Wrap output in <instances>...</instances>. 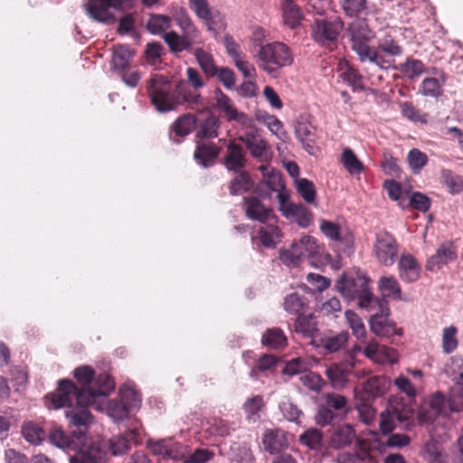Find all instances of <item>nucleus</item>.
Here are the masks:
<instances>
[{
	"label": "nucleus",
	"mask_w": 463,
	"mask_h": 463,
	"mask_svg": "<svg viewBox=\"0 0 463 463\" xmlns=\"http://www.w3.org/2000/svg\"><path fill=\"white\" fill-rule=\"evenodd\" d=\"M399 245L395 237L387 231L375 234L373 253L379 263L390 267L393 265L398 256Z\"/></svg>",
	"instance_id": "nucleus-8"
},
{
	"label": "nucleus",
	"mask_w": 463,
	"mask_h": 463,
	"mask_svg": "<svg viewBox=\"0 0 463 463\" xmlns=\"http://www.w3.org/2000/svg\"><path fill=\"white\" fill-rule=\"evenodd\" d=\"M214 108L221 110L228 121L238 123H249L250 117L239 111L234 106L232 99L226 95L219 87L213 90Z\"/></svg>",
	"instance_id": "nucleus-10"
},
{
	"label": "nucleus",
	"mask_w": 463,
	"mask_h": 463,
	"mask_svg": "<svg viewBox=\"0 0 463 463\" xmlns=\"http://www.w3.org/2000/svg\"><path fill=\"white\" fill-rule=\"evenodd\" d=\"M337 72L344 82L352 88L353 91L364 90V76L346 60L337 63Z\"/></svg>",
	"instance_id": "nucleus-20"
},
{
	"label": "nucleus",
	"mask_w": 463,
	"mask_h": 463,
	"mask_svg": "<svg viewBox=\"0 0 463 463\" xmlns=\"http://www.w3.org/2000/svg\"><path fill=\"white\" fill-rule=\"evenodd\" d=\"M291 247L302 253L301 259L309 258L317 252V245L315 239L308 235L303 236L297 242H293Z\"/></svg>",
	"instance_id": "nucleus-57"
},
{
	"label": "nucleus",
	"mask_w": 463,
	"mask_h": 463,
	"mask_svg": "<svg viewBox=\"0 0 463 463\" xmlns=\"http://www.w3.org/2000/svg\"><path fill=\"white\" fill-rule=\"evenodd\" d=\"M231 459L236 463H254L255 458L245 442H233L230 448Z\"/></svg>",
	"instance_id": "nucleus-50"
},
{
	"label": "nucleus",
	"mask_w": 463,
	"mask_h": 463,
	"mask_svg": "<svg viewBox=\"0 0 463 463\" xmlns=\"http://www.w3.org/2000/svg\"><path fill=\"white\" fill-rule=\"evenodd\" d=\"M115 389V383L108 373H100L94 376L92 388L80 391L77 385L70 379L59 381L55 392L46 395L53 409H60L62 406L71 404L76 400L81 405H91L99 397H106Z\"/></svg>",
	"instance_id": "nucleus-2"
},
{
	"label": "nucleus",
	"mask_w": 463,
	"mask_h": 463,
	"mask_svg": "<svg viewBox=\"0 0 463 463\" xmlns=\"http://www.w3.org/2000/svg\"><path fill=\"white\" fill-rule=\"evenodd\" d=\"M105 461L106 452L96 444H91L70 458V463H104Z\"/></svg>",
	"instance_id": "nucleus-32"
},
{
	"label": "nucleus",
	"mask_w": 463,
	"mask_h": 463,
	"mask_svg": "<svg viewBox=\"0 0 463 463\" xmlns=\"http://www.w3.org/2000/svg\"><path fill=\"white\" fill-rule=\"evenodd\" d=\"M432 73L438 77H426L419 86V93L424 97L438 99L443 94L447 76L437 68H432Z\"/></svg>",
	"instance_id": "nucleus-18"
},
{
	"label": "nucleus",
	"mask_w": 463,
	"mask_h": 463,
	"mask_svg": "<svg viewBox=\"0 0 463 463\" xmlns=\"http://www.w3.org/2000/svg\"><path fill=\"white\" fill-rule=\"evenodd\" d=\"M73 376L80 384V386H77L78 390L85 391L92 388L95 371L90 365H81L74 369Z\"/></svg>",
	"instance_id": "nucleus-52"
},
{
	"label": "nucleus",
	"mask_w": 463,
	"mask_h": 463,
	"mask_svg": "<svg viewBox=\"0 0 463 463\" xmlns=\"http://www.w3.org/2000/svg\"><path fill=\"white\" fill-rule=\"evenodd\" d=\"M355 438V432L349 424H344L335 428L330 437L331 448L339 449L350 445Z\"/></svg>",
	"instance_id": "nucleus-31"
},
{
	"label": "nucleus",
	"mask_w": 463,
	"mask_h": 463,
	"mask_svg": "<svg viewBox=\"0 0 463 463\" xmlns=\"http://www.w3.org/2000/svg\"><path fill=\"white\" fill-rule=\"evenodd\" d=\"M298 441L302 446L317 452L321 451L324 448L323 433L316 428H310L304 431L299 436Z\"/></svg>",
	"instance_id": "nucleus-43"
},
{
	"label": "nucleus",
	"mask_w": 463,
	"mask_h": 463,
	"mask_svg": "<svg viewBox=\"0 0 463 463\" xmlns=\"http://www.w3.org/2000/svg\"><path fill=\"white\" fill-rule=\"evenodd\" d=\"M22 434L25 440L34 445L40 444L46 436L43 429L33 421H28L24 424L22 428Z\"/></svg>",
	"instance_id": "nucleus-53"
},
{
	"label": "nucleus",
	"mask_w": 463,
	"mask_h": 463,
	"mask_svg": "<svg viewBox=\"0 0 463 463\" xmlns=\"http://www.w3.org/2000/svg\"><path fill=\"white\" fill-rule=\"evenodd\" d=\"M389 378L377 375L370 377L362 386L359 397L364 402H370L378 397L383 396L390 388Z\"/></svg>",
	"instance_id": "nucleus-15"
},
{
	"label": "nucleus",
	"mask_w": 463,
	"mask_h": 463,
	"mask_svg": "<svg viewBox=\"0 0 463 463\" xmlns=\"http://www.w3.org/2000/svg\"><path fill=\"white\" fill-rule=\"evenodd\" d=\"M378 288L383 298H390L398 300L402 298L401 286L397 279L393 276L381 277L378 281Z\"/></svg>",
	"instance_id": "nucleus-40"
},
{
	"label": "nucleus",
	"mask_w": 463,
	"mask_h": 463,
	"mask_svg": "<svg viewBox=\"0 0 463 463\" xmlns=\"http://www.w3.org/2000/svg\"><path fill=\"white\" fill-rule=\"evenodd\" d=\"M293 61L291 49L281 42L261 45L257 54L258 67L272 76H276L280 69L290 66Z\"/></svg>",
	"instance_id": "nucleus-3"
},
{
	"label": "nucleus",
	"mask_w": 463,
	"mask_h": 463,
	"mask_svg": "<svg viewBox=\"0 0 463 463\" xmlns=\"http://www.w3.org/2000/svg\"><path fill=\"white\" fill-rule=\"evenodd\" d=\"M317 322L313 315L299 314L294 325L295 332L301 334L304 337L313 338L317 333Z\"/></svg>",
	"instance_id": "nucleus-46"
},
{
	"label": "nucleus",
	"mask_w": 463,
	"mask_h": 463,
	"mask_svg": "<svg viewBox=\"0 0 463 463\" xmlns=\"http://www.w3.org/2000/svg\"><path fill=\"white\" fill-rule=\"evenodd\" d=\"M295 135L306 151L313 155L316 149L315 128L307 122H298L295 127Z\"/></svg>",
	"instance_id": "nucleus-28"
},
{
	"label": "nucleus",
	"mask_w": 463,
	"mask_h": 463,
	"mask_svg": "<svg viewBox=\"0 0 463 463\" xmlns=\"http://www.w3.org/2000/svg\"><path fill=\"white\" fill-rule=\"evenodd\" d=\"M75 402L78 405V408H71L66 411V417L69 420L70 425L74 426L79 429V430H73L72 434L77 439H80V437L84 434L81 429H87L88 426L91 423V414L88 411L87 407L89 405H81L76 400H73L71 404H67L64 407H71Z\"/></svg>",
	"instance_id": "nucleus-14"
},
{
	"label": "nucleus",
	"mask_w": 463,
	"mask_h": 463,
	"mask_svg": "<svg viewBox=\"0 0 463 463\" xmlns=\"http://www.w3.org/2000/svg\"><path fill=\"white\" fill-rule=\"evenodd\" d=\"M351 48L357 54L361 62L367 61L370 54H373L369 43L375 37V33L369 28L364 19H357L349 24L347 29ZM373 58L375 54L373 52Z\"/></svg>",
	"instance_id": "nucleus-4"
},
{
	"label": "nucleus",
	"mask_w": 463,
	"mask_h": 463,
	"mask_svg": "<svg viewBox=\"0 0 463 463\" xmlns=\"http://www.w3.org/2000/svg\"><path fill=\"white\" fill-rule=\"evenodd\" d=\"M144 54L148 64L156 65L161 62V58L165 54V52L162 43L151 42L146 45Z\"/></svg>",
	"instance_id": "nucleus-60"
},
{
	"label": "nucleus",
	"mask_w": 463,
	"mask_h": 463,
	"mask_svg": "<svg viewBox=\"0 0 463 463\" xmlns=\"http://www.w3.org/2000/svg\"><path fill=\"white\" fill-rule=\"evenodd\" d=\"M283 215L302 228H307L313 222L312 213L301 203H290L284 209Z\"/></svg>",
	"instance_id": "nucleus-27"
},
{
	"label": "nucleus",
	"mask_w": 463,
	"mask_h": 463,
	"mask_svg": "<svg viewBox=\"0 0 463 463\" xmlns=\"http://www.w3.org/2000/svg\"><path fill=\"white\" fill-rule=\"evenodd\" d=\"M307 301L306 297L298 293H291L286 296L284 299V308L288 313L297 315L307 307Z\"/></svg>",
	"instance_id": "nucleus-56"
},
{
	"label": "nucleus",
	"mask_w": 463,
	"mask_h": 463,
	"mask_svg": "<svg viewBox=\"0 0 463 463\" xmlns=\"http://www.w3.org/2000/svg\"><path fill=\"white\" fill-rule=\"evenodd\" d=\"M364 353L366 357L379 364H393L399 360L398 353L394 348L379 345L374 341L367 344Z\"/></svg>",
	"instance_id": "nucleus-16"
},
{
	"label": "nucleus",
	"mask_w": 463,
	"mask_h": 463,
	"mask_svg": "<svg viewBox=\"0 0 463 463\" xmlns=\"http://www.w3.org/2000/svg\"><path fill=\"white\" fill-rule=\"evenodd\" d=\"M243 210L248 219L257 221L261 223L267 222L273 217L272 209L264 205V203L255 196L243 198Z\"/></svg>",
	"instance_id": "nucleus-17"
},
{
	"label": "nucleus",
	"mask_w": 463,
	"mask_h": 463,
	"mask_svg": "<svg viewBox=\"0 0 463 463\" xmlns=\"http://www.w3.org/2000/svg\"><path fill=\"white\" fill-rule=\"evenodd\" d=\"M245 153L241 146L234 142L229 143L223 157V165L230 172L243 171L246 166Z\"/></svg>",
	"instance_id": "nucleus-22"
},
{
	"label": "nucleus",
	"mask_w": 463,
	"mask_h": 463,
	"mask_svg": "<svg viewBox=\"0 0 463 463\" xmlns=\"http://www.w3.org/2000/svg\"><path fill=\"white\" fill-rule=\"evenodd\" d=\"M264 449L269 454L279 453L288 447V439L285 431L280 429H268L262 435Z\"/></svg>",
	"instance_id": "nucleus-23"
},
{
	"label": "nucleus",
	"mask_w": 463,
	"mask_h": 463,
	"mask_svg": "<svg viewBox=\"0 0 463 463\" xmlns=\"http://www.w3.org/2000/svg\"><path fill=\"white\" fill-rule=\"evenodd\" d=\"M50 442L58 448H71L73 440L72 437L67 435L61 429L53 428L49 433Z\"/></svg>",
	"instance_id": "nucleus-64"
},
{
	"label": "nucleus",
	"mask_w": 463,
	"mask_h": 463,
	"mask_svg": "<svg viewBox=\"0 0 463 463\" xmlns=\"http://www.w3.org/2000/svg\"><path fill=\"white\" fill-rule=\"evenodd\" d=\"M258 236L262 246L275 248L278 240L281 237V232L278 226L268 224L259 228Z\"/></svg>",
	"instance_id": "nucleus-49"
},
{
	"label": "nucleus",
	"mask_w": 463,
	"mask_h": 463,
	"mask_svg": "<svg viewBox=\"0 0 463 463\" xmlns=\"http://www.w3.org/2000/svg\"><path fill=\"white\" fill-rule=\"evenodd\" d=\"M458 328L455 326L445 327L442 332V350L445 354L454 352L458 345L457 338Z\"/></svg>",
	"instance_id": "nucleus-59"
},
{
	"label": "nucleus",
	"mask_w": 463,
	"mask_h": 463,
	"mask_svg": "<svg viewBox=\"0 0 463 463\" xmlns=\"http://www.w3.org/2000/svg\"><path fill=\"white\" fill-rule=\"evenodd\" d=\"M135 55V51L126 44L113 46L112 68L117 71H125Z\"/></svg>",
	"instance_id": "nucleus-33"
},
{
	"label": "nucleus",
	"mask_w": 463,
	"mask_h": 463,
	"mask_svg": "<svg viewBox=\"0 0 463 463\" xmlns=\"http://www.w3.org/2000/svg\"><path fill=\"white\" fill-rule=\"evenodd\" d=\"M259 170L265 178L263 184L258 187L259 192H260L263 186L267 187L270 192L280 191L285 188L282 175L279 171L275 169L269 170V167L265 165H261Z\"/></svg>",
	"instance_id": "nucleus-34"
},
{
	"label": "nucleus",
	"mask_w": 463,
	"mask_h": 463,
	"mask_svg": "<svg viewBox=\"0 0 463 463\" xmlns=\"http://www.w3.org/2000/svg\"><path fill=\"white\" fill-rule=\"evenodd\" d=\"M279 359L274 354H263L261 355L256 365L250 370V376L251 378H257L258 372H267L272 370Z\"/></svg>",
	"instance_id": "nucleus-62"
},
{
	"label": "nucleus",
	"mask_w": 463,
	"mask_h": 463,
	"mask_svg": "<svg viewBox=\"0 0 463 463\" xmlns=\"http://www.w3.org/2000/svg\"><path fill=\"white\" fill-rule=\"evenodd\" d=\"M340 162L350 175H360L365 168L364 163L359 160L354 152L349 147L343 149Z\"/></svg>",
	"instance_id": "nucleus-44"
},
{
	"label": "nucleus",
	"mask_w": 463,
	"mask_h": 463,
	"mask_svg": "<svg viewBox=\"0 0 463 463\" xmlns=\"http://www.w3.org/2000/svg\"><path fill=\"white\" fill-rule=\"evenodd\" d=\"M220 119L213 114H210L198 125L196 138L213 139L218 137L220 128Z\"/></svg>",
	"instance_id": "nucleus-36"
},
{
	"label": "nucleus",
	"mask_w": 463,
	"mask_h": 463,
	"mask_svg": "<svg viewBox=\"0 0 463 463\" xmlns=\"http://www.w3.org/2000/svg\"><path fill=\"white\" fill-rule=\"evenodd\" d=\"M197 118L194 114L185 113L179 116L170 127V139L176 144L188 136L195 128Z\"/></svg>",
	"instance_id": "nucleus-19"
},
{
	"label": "nucleus",
	"mask_w": 463,
	"mask_h": 463,
	"mask_svg": "<svg viewBox=\"0 0 463 463\" xmlns=\"http://www.w3.org/2000/svg\"><path fill=\"white\" fill-rule=\"evenodd\" d=\"M280 5L284 24L290 29L299 27L304 19L301 8L293 0H281Z\"/></svg>",
	"instance_id": "nucleus-26"
},
{
	"label": "nucleus",
	"mask_w": 463,
	"mask_h": 463,
	"mask_svg": "<svg viewBox=\"0 0 463 463\" xmlns=\"http://www.w3.org/2000/svg\"><path fill=\"white\" fill-rule=\"evenodd\" d=\"M296 187L298 193L307 203H315L317 192L313 182L307 178H299L296 181Z\"/></svg>",
	"instance_id": "nucleus-61"
},
{
	"label": "nucleus",
	"mask_w": 463,
	"mask_h": 463,
	"mask_svg": "<svg viewBox=\"0 0 463 463\" xmlns=\"http://www.w3.org/2000/svg\"><path fill=\"white\" fill-rule=\"evenodd\" d=\"M119 400L128 405L130 411L138 409L141 404V394L132 387H122L119 391Z\"/></svg>",
	"instance_id": "nucleus-58"
},
{
	"label": "nucleus",
	"mask_w": 463,
	"mask_h": 463,
	"mask_svg": "<svg viewBox=\"0 0 463 463\" xmlns=\"http://www.w3.org/2000/svg\"><path fill=\"white\" fill-rule=\"evenodd\" d=\"M372 52H374L375 58L373 57V54H370L367 61L375 64L381 70H389L395 63L394 58L402 54L403 48L397 40L387 34L378 41L375 48H372Z\"/></svg>",
	"instance_id": "nucleus-7"
},
{
	"label": "nucleus",
	"mask_w": 463,
	"mask_h": 463,
	"mask_svg": "<svg viewBox=\"0 0 463 463\" xmlns=\"http://www.w3.org/2000/svg\"><path fill=\"white\" fill-rule=\"evenodd\" d=\"M371 441H375L378 444L377 454L381 452V447L386 445L389 448H402L409 445L411 439L408 435L404 433H394L391 435H387L384 438H381V440L378 439H370Z\"/></svg>",
	"instance_id": "nucleus-54"
},
{
	"label": "nucleus",
	"mask_w": 463,
	"mask_h": 463,
	"mask_svg": "<svg viewBox=\"0 0 463 463\" xmlns=\"http://www.w3.org/2000/svg\"><path fill=\"white\" fill-rule=\"evenodd\" d=\"M394 420L402 422L407 420V416L403 417L397 408H394L392 411L386 410L381 413L379 427L383 433L382 438H384L393 430Z\"/></svg>",
	"instance_id": "nucleus-48"
},
{
	"label": "nucleus",
	"mask_w": 463,
	"mask_h": 463,
	"mask_svg": "<svg viewBox=\"0 0 463 463\" xmlns=\"http://www.w3.org/2000/svg\"><path fill=\"white\" fill-rule=\"evenodd\" d=\"M353 367V363L333 364L326 369V374L334 387H342L348 381Z\"/></svg>",
	"instance_id": "nucleus-29"
},
{
	"label": "nucleus",
	"mask_w": 463,
	"mask_h": 463,
	"mask_svg": "<svg viewBox=\"0 0 463 463\" xmlns=\"http://www.w3.org/2000/svg\"><path fill=\"white\" fill-rule=\"evenodd\" d=\"M146 90L151 104L162 113L177 110L184 105L191 109L204 107L201 93L192 90L183 80L173 85L169 77L153 74L146 82Z\"/></svg>",
	"instance_id": "nucleus-1"
},
{
	"label": "nucleus",
	"mask_w": 463,
	"mask_h": 463,
	"mask_svg": "<svg viewBox=\"0 0 463 463\" xmlns=\"http://www.w3.org/2000/svg\"><path fill=\"white\" fill-rule=\"evenodd\" d=\"M343 28L344 23L339 17L317 18L310 24V34L319 45L331 47L332 44L336 43Z\"/></svg>",
	"instance_id": "nucleus-6"
},
{
	"label": "nucleus",
	"mask_w": 463,
	"mask_h": 463,
	"mask_svg": "<svg viewBox=\"0 0 463 463\" xmlns=\"http://www.w3.org/2000/svg\"><path fill=\"white\" fill-rule=\"evenodd\" d=\"M163 38L172 52H181L184 50H188L194 43L185 35H179L175 31L165 33Z\"/></svg>",
	"instance_id": "nucleus-45"
},
{
	"label": "nucleus",
	"mask_w": 463,
	"mask_h": 463,
	"mask_svg": "<svg viewBox=\"0 0 463 463\" xmlns=\"http://www.w3.org/2000/svg\"><path fill=\"white\" fill-rule=\"evenodd\" d=\"M136 438V430H128L126 435L113 436L109 441L112 455L118 456L126 453L130 449V441Z\"/></svg>",
	"instance_id": "nucleus-42"
},
{
	"label": "nucleus",
	"mask_w": 463,
	"mask_h": 463,
	"mask_svg": "<svg viewBox=\"0 0 463 463\" xmlns=\"http://www.w3.org/2000/svg\"><path fill=\"white\" fill-rule=\"evenodd\" d=\"M428 156L419 148L411 149L407 155L408 165L415 175L420 173L422 168L428 164Z\"/></svg>",
	"instance_id": "nucleus-55"
},
{
	"label": "nucleus",
	"mask_w": 463,
	"mask_h": 463,
	"mask_svg": "<svg viewBox=\"0 0 463 463\" xmlns=\"http://www.w3.org/2000/svg\"><path fill=\"white\" fill-rule=\"evenodd\" d=\"M392 69L400 71L405 78L410 80L418 79L421 74L426 72L425 64L418 59L411 56L407 57L405 61L398 65L393 64Z\"/></svg>",
	"instance_id": "nucleus-30"
},
{
	"label": "nucleus",
	"mask_w": 463,
	"mask_h": 463,
	"mask_svg": "<svg viewBox=\"0 0 463 463\" xmlns=\"http://www.w3.org/2000/svg\"><path fill=\"white\" fill-rule=\"evenodd\" d=\"M242 127V134L238 139L242 142L252 157L260 162H269L272 158V150L269 143L261 137L260 129L250 118L249 123H240Z\"/></svg>",
	"instance_id": "nucleus-5"
},
{
	"label": "nucleus",
	"mask_w": 463,
	"mask_h": 463,
	"mask_svg": "<svg viewBox=\"0 0 463 463\" xmlns=\"http://www.w3.org/2000/svg\"><path fill=\"white\" fill-rule=\"evenodd\" d=\"M349 334L347 331L338 333H328L318 339L317 347L323 349L325 354H332L342 350L347 344Z\"/></svg>",
	"instance_id": "nucleus-24"
},
{
	"label": "nucleus",
	"mask_w": 463,
	"mask_h": 463,
	"mask_svg": "<svg viewBox=\"0 0 463 463\" xmlns=\"http://www.w3.org/2000/svg\"><path fill=\"white\" fill-rule=\"evenodd\" d=\"M176 24L180 27L184 35L196 42L201 36V33L194 24L193 20L185 11H182L175 16Z\"/></svg>",
	"instance_id": "nucleus-47"
},
{
	"label": "nucleus",
	"mask_w": 463,
	"mask_h": 463,
	"mask_svg": "<svg viewBox=\"0 0 463 463\" xmlns=\"http://www.w3.org/2000/svg\"><path fill=\"white\" fill-rule=\"evenodd\" d=\"M378 444L370 439H362L358 443L357 451L354 454H345L339 458V463H378Z\"/></svg>",
	"instance_id": "nucleus-11"
},
{
	"label": "nucleus",
	"mask_w": 463,
	"mask_h": 463,
	"mask_svg": "<svg viewBox=\"0 0 463 463\" xmlns=\"http://www.w3.org/2000/svg\"><path fill=\"white\" fill-rule=\"evenodd\" d=\"M220 149L215 144L197 143L194 156L202 165L207 166L208 162L215 159Z\"/></svg>",
	"instance_id": "nucleus-51"
},
{
	"label": "nucleus",
	"mask_w": 463,
	"mask_h": 463,
	"mask_svg": "<svg viewBox=\"0 0 463 463\" xmlns=\"http://www.w3.org/2000/svg\"><path fill=\"white\" fill-rule=\"evenodd\" d=\"M172 26V19L166 14H151L146 24V30L154 35H161Z\"/></svg>",
	"instance_id": "nucleus-38"
},
{
	"label": "nucleus",
	"mask_w": 463,
	"mask_h": 463,
	"mask_svg": "<svg viewBox=\"0 0 463 463\" xmlns=\"http://www.w3.org/2000/svg\"><path fill=\"white\" fill-rule=\"evenodd\" d=\"M398 272L402 281L412 283L420 278V265L411 254H402L398 260Z\"/></svg>",
	"instance_id": "nucleus-21"
},
{
	"label": "nucleus",
	"mask_w": 463,
	"mask_h": 463,
	"mask_svg": "<svg viewBox=\"0 0 463 463\" xmlns=\"http://www.w3.org/2000/svg\"><path fill=\"white\" fill-rule=\"evenodd\" d=\"M194 55L204 75L207 78H214L219 67L216 65L213 54L203 48H196Z\"/></svg>",
	"instance_id": "nucleus-39"
},
{
	"label": "nucleus",
	"mask_w": 463,
	"mask_h": 463,
	"mask_svg": "<svg viewBox=\"0 0 463 463\" xmlns=\"http://www.w3.org/2000/svg\"><path fill=\"white\" fill-rule=\"evenodd\" d=\"M130 412L128 405H125L119 399H113L109 402L108 413L114 420H124L128 418Z\"/></svg>",
	"instance_id": "nucleus-63"
},
{
	"label": "nucleus",
	"mask_w": 463,
	"mask_h": 463,
	"mask_svg": "<svg viewBox=\"0 0 463 463\" xmlns=\"http://www.w3.org/2000/svg\"><path fill=\"white\" fill-rule=\"evenodd\" d=\"M446 399L440 392H436L430 397V410L421 411L420 412V419L421 421H433L435 419L443 412Z\"/></svg>",
	"instance_id": "nucleus-41"
},
{
	"label": "nucleus",
	"mask_w": 463,
	"mask_h": 463,
	"mask_svg": "<svg viewBox=\"0 0 463 463\" xmlns=\"http://www.w3.org/2000/svg\"><path fill=\"white\" fill-rule=\"evenodd\" d=\"M369 281L370 279L364 275L356 273L354 276L345 273L335 281V287L345 298L354 300L361 292H364Z\"/></svg>",
	"instance_id": "nucleus-9"
},
{
	"label": "nucleus",
	"mask_w": 463,
	"mask_h": 463,
	"mask_svg": "<svg viewBox=\"0 0 463 463\" xmlns=\"http://www.w3.org/2000/svg\"><path fill=\"white\" fill-rule=\"evenodd\" d=\"M237 175L230 181L229 192L230 194L239 195L247 193L253 188L254 183L249 172L243 170L236 173Z\"/></svg>",
	"instance_id": "nucleus-37"
},
{
	"label": "nucleus",
	"mask_w": 463,
	"mask_h": 463,
	"mask_svg": "<svg viewBox=\"0 0 463 463\" xmlns=\"http://www.w3.org/2000/svg\"><path fill=\"white\" fill-rule=\"evenodd\" d=\"M458 257L457 247L449 241L441 243L426 262V269L429 271H437L442 269L448 263L455 260Z\"/></svg>",
	"instance_id": "nucleus-12"
},
{
	"label": "nucleus",
	"mask_w": 463,
	"mask_h": 463,
	"mask_svg": "<svg viewBox=\"0 0 463 463\" xmlns=\"http://www.w3.org/2000/svg\"><path fill=\"white\" fill-rule=\"evenodd\" d=\"M389 308L381 307V313H375L371 317L370 328L373 334L379 336L391 337L392 335H401L402 328H397L394 322L389 320L387 316Z\"/></svg>",
	"instance_id": "nucleus-13"
},
{
	"label": "nucleus",
	"mask_w": 463,
	"mask_h": 463,
	"mask_svg": "<svg viewBox=\"0 0 463 463\" xmlns=\"http://www.w3.org/2000/svg\"><path fill=\"white\" fill-rule=\"evenodd\" d=\"M188 5L196 16L204 21L207 29L213 30L219 12L210 6L208 0H188Z\"/></svg>",
	"instance_id": "nucleus-25"
},
{
	"label": "nucleus",
	"mask_w": 463,
	"mask_h": 463,
	"mask_svg": "<svg viewBox=\"0 0 463 463\" xmlns=\"http://www.w3.org/2000/svg\"><path fill=\"white\" fill-rule=\"evenodd\" d=\"M261 344L270 349L278 350L288 345V337L279 327L268 328L262 335Z\"/></svg>",
	"instance_id": "nucleus-35"
}]
</instances>
